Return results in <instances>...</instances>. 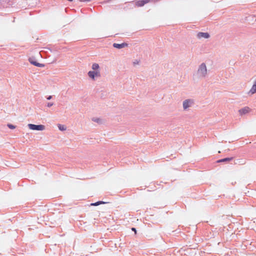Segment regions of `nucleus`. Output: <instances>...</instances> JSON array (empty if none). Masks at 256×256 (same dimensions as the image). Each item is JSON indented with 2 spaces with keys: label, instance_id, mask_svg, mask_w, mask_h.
Instances as JSON below:
<instances>
[{
  "label": "nucleus",
  "instance_id": "nucleus-1",
  "mask_svg": "<svg viewBox=\"0 0 256 256\" xmlns=\"http://www.w3.org/2000/svg\"><path fill=\"white\" fill-rule=\"evenodd\" d=\"M208 69L205 63L202 62L198 66L197 70L192 74L194 81L204 79L208 76Z\"/></svg>",
  "mask_w": 256,
  "mask_h": 256
},
{
  "label": "nucleus",
  "instance_id": "nucleus-2",
  "mask_svg": "<svg viewBox=\"0 0 256 256\" xmlns=\"http://www.w3.org/2000/svg\"><path fill=\"white\" fill-rule=\"evenodd\" d=\"M194 104L193 99L185 100L182 102L183 108L184 110H187L190 108H191Z\"/></svg>",
  "mask_w": 256,
  "mask_h": 256
},
{
  "label": "nucleus",
  "instance_id": "nucleus-3",
  "mask_svg": "<svg viewBox=\"0 0 256 256\" xmlns=\"http://www.w3.org/2000/svg\"><path fill=\"white\" fill-rule=\"evenodd\" d=\"M28 128L32 130L42 131L45 130V126L42 124L36 125L29 124H28Z\"/></svg>",
  "mask_w": 256,
  "mask_h": 256
},
{
  "label": "nucleus",
  "instance_id": "nucleus-4",
  "mask_svg": "<svg viewBox=\"0 0 256 256\" xmlns=\"http://www.w3.org/2000/svg\"><path fill=\"white\" fill-rule=\"evenodd\" d=\"M88 76L90 78L94 80L96 78H98L100 76V72L90 70L88 72Z\"/></svg>",
  "mask_w": 256,
  "mask_h": 256
},
{
  "label": "nucleus",
  "instance_id": "nucleus-5",
  "mask_svg": "<svg viewBox=\"0 0 256 256\" xmlns=\"http://www.w3.org/2000/svg\"><path fill=\"white\" fill-rule=\"evenodd\" d=\"M196 36L198 38H210V34L208 32H200L198 33Z\"/></svg>",
  "mask_w": 256,
  "mask_h": 256
},
{
  "label": "nucleus",
  "instance_id": "nucleus-6",
  "mask_svg": "<svg viewBox=\"0 0 256 256\" xmlns=\"http://www.w3.org/2000/svg\"><path fill=\"white\" fill-rule=\"evenodd\" d=\"M150 0H142L137 1L136 2V5L137 6H144L145 4L148 3Z\"/></svg>",
  "mask_w": 256,
  "mask_h": 256
},
{
  "label": "nucleus",
  "instance_id": "nucleus-7",
  "mask_svg": "<svg viewBox=\"0 0 256 256\" xmlns=\"http://www.w3.org/2000/svg\"><path fill=\"white\" fill-rule=\"evenodd\" d=\"M127 45L128 44L126 43H122L121 44L114 43L113 44V46L115 48L120 49V48H124L125 46H127Z\"/></svg>",
  "mask_w": 256,
  "mask_h": 256
},
{
  "label": "nucleus",
  "instance_id": "nucleus-8",
  "mask_svg": "<svg viewBox=\"0 0 256 256\" xmlns=\"http://www.w3.org/2000/svg\"><path fill=\"white\" fill-rule=\"evenodd\" d=\"M30 62L34 64V66H38V67H44V65L42 64H40L38 62H37L36 61L34 60L32 58H29Z\"/></svg>",
  "mask_w": 256,
  "mask_h": 256
},
{
  "label": "nucleus",
  "instance_id": "nucleus-9",
  "mask_svg": "<svg viewBox=\"0 0 256 256\" xmlns=\"http://www.w3.org/2000/svg\"><path fill=\"white\" fill-rule=\"evenodd\" d=\"M250 111V108L248 107H245L239 110L240 114L242 115L248 113Z\"/></svg>",
  "mask_w": 256,
  "mask_h": 256
},
{
  "label": "nucleus",
  "instance_id": "nucleus-10",
  "mask_svg": "<svg viewBox=\"0 0 256 256\" xmlns=\"http://www.w3.org/2000/svg\"><path fill=\"white\" fill-rule=\"evenodd\" d=\"M99 68H100V66L98 64L94 63V64H92V70L100 71Z\"/></svg>",
  "mask_w": 256,
  "mask_h": 256
},
{
  "label": "nucleus",
  "instance_id": "nucleus-11",
  "mask_svg": "<svg viewBox=\"0 0 256 256\" xmlns=\"http://www.w3.org/2000/svg\"><path fill=\"white\" fill-rule=\"evenodd\" d=\"M250 92L252 94H254L255 92H256V80L254 81L253 86H252L251 90H250Z\"/></svg>",
  "mask_w": 256,
  "mask_h": 256
},
{
  "label": "nucleus",
  "instance_id": "nucleus-12",
  "mask_svg": "<svg viewBox=\"0 0 256 256\" xmlns=\"http://www.w3.org/2000/svg\"><path fill=\"white\" fill-rule=\"evenodd\" d=\"M92 121H93L94 122H97L98 124H100L102 122V120L101 119H100L98 118H96V117L92 118Z\"/></svg>",
  "mask_w": 256,
  "mask_h": 256
},
{
  "label": "nucleus",
  "instance_id": "nucleus-13",
  "mask_svg": "<svg viewBox=\"0 0 256 256\" xmlns=\"http://www.w3.org/2000/svg\"><path fill=\"white\" fill-rule=\"evenodd\" d=\"M58 129L61 131L66 130V126H64V125L60 124H58Z\"/></svg>",
  "mask_w": 256,
  "mask_h": 256
},
{
  "label": "nucleus",
  "instance_id": "nucleus-14",
  "mask_svg": "<svg viewBox=\"0 0 256 256\" xmlns=\"http://www.w3.org/2000/svg\"><path fill=\"white\" fill-rule=\"evenodd\" d=\"M232 158H225L223 159H221L218 161V162H228L232 160Z\"/></svg>",
  "mask_w": 256,
  "mask_h": 256
},
{
  "label": "nucleus",
  "instance_id": "nucleus-15",
  "mask_svg": "<svg viewBox=\"0 0 256 256\" xmlns=\"http://www.w3.org/2000/svg\"><path fill=\"white\" fill-rule=\"evenodd\" d=\"M105 204V202H102V201H99V202H96L92 204L91 205L92 206H98V205H99L100 204Z\"/></svg>",
  "mask_w": 256,
  "mask_h": 256
},
{
  "label": "nucleus",
  "instance_id": "nucleus-16",
  "mask_svg": "<svg viewBox=\"0 0 256 256\" xmlns=\"http://www.w3.org/2000/svg\"><path fill=\"white\" fill-rule=\"evenodd\" d=\"M7 126L10 129H14L16 128V126H14L13 124H8Z\"/></svg>",
  "mask_w": 256,
  "mask_h": 256
},
{
  "label": "nucleus",
  "instance_id": "nucleus-17",
  "mask_svg": "<svg viewBox=\"0 0 256 256\" xmlns=\"http://www.w3.org/2000/svg\"><path fill=\"white\" fill-rule=\"evenodd\" d=\"M53 104H53V103H52V102H48V103L47 104V106H48V107L50 108V107H51Z\"/></svg>",
  "mask_w": 256,
  "mask_h": 256
},
{
  "label": "nucleus",
  "instance_id": "nucleus-18",
  "mask_svg": "<svg viewBox=\"0 0 256 256\" xmlns=\"http://www.w3.org/2000/svg\"><path fill=\"white\" fill-rule=\"evenodd\" d=\"M52 98V96H49L48 97H47V99L48 100H50Z\"/></svg>",
  "mask_w": 256,
  "mask_h": 256
},
{
  "label": "nucleus",
  "instance_id": "nucleus-19",
  "mask_svg": "<svg viewBox=\"0 0 256 256\" xmlns=\"http://www.w3.org/2000/svg\"><path fill=\"white\" fill-rule=\"evenodd\" d=\"M132 231L134 232L135 234H136V229L135 228H132Z\"/></svg>",
  "mask_w": 256,
  "mask_h": 256
},
{
  "label": "nucleus",
  "instance_id": "nucleus-20",
  "mask_svg": "<svg viewBox=\"0 0 256 256\" xmlns=\"http://www.w3.org/2000/svg\"><path fill=\"white\" fill-rule=\"evenodd\" d=\"M138 62H134V64H138Z\"/></svg>",
  "mask_w": 256,
  "mask_h": 256
}]
</instances>
